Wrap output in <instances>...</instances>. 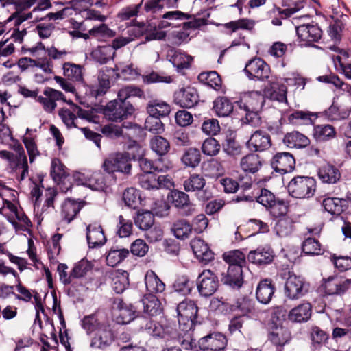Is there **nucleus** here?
I'll return each mask as SVG.
<instances>
[{
    "label": "nucleus",
    "instance_id": "f257e3e1",
    "mask_svg": "<svg viewBox=\"0 0 351 351\" xmlns=\"http://www.w3.org/2000/svg\"><path fill=\"white\" fill-rule=\"evenodd\" d=\"M132 159L135 160V156L129 152H117L104 160L102 168L108 174L117 172L128 178L132 175Z\"/></svg>",
    "mask_w": 351,
    "mask_h": 351
},
{
    "label": "nucleus",
    "instance_id": "f03ea898",
    "mask_svg": "<svg viewBox=\"0 0 351 351\" xmlns=\"http://www.w3.org/2000/svg\"><path fill=\"white\" fill-rule=\"evenodd\" d=\"M176 312L179 329L182 332L193 330L197 322L198 313V307L195 302L191 299L185 298L177 304Z\"/></svg>",
    "mask_w": 351,
    "mask_h": 351
},
{
    "label": "nucleus",
    "instance_id": "7ed1b4c3",
    "mask_svg": "<svg viewBox=\"0 0 351 351\" xmlns=\"http://www.w3.org/2000/svg\"><path fill=\"white\" fill-rule=\"evenodd\" d=\"M256 202L263 206L274 218L284 217L288 212L289 202L276 197L273 193L266 189H260Z\"/></svg>",
    "mask_w": 351,
    "mask_h": 351
},
{
    "label": "nucleus",
    "instance_id": "20e7f679",
    "mask_svg": "<svg viewBox=\"0 0 351 351\" xmlns=\"http://www.w3.org/2000/svg\"><path fill=\"white\" fill-rule=\"evenodd\" d=\"M104 117L112 122H121L131 117L135 112V108L129 101L118 97L107 103L101 108Z\"/></svg>",
    "mask_w": 351,
    "mask_h": 351
},
{
    "label": "nucleus",
    "instance_id": "39448f33",
    "mask_svg": "<svg viewBox=\"0 0 351 351\" xmlns=\"http://www.w3.org/2000/svg\"><path fill=\"white\" fill-rule=\"evenodd\" d=\"M289 195L298 199H309L315 195L317 189L315 179L310 176H297L287 186Z\"/></svg>",
    "mask_w": 351,
    "mask_h": 351
},
{
    "label": "nucleus",
    "instance_id": "423d86ee",
    "mask_svg": "<svg viewBox=\"0 0 351 351\" xmlns=\"http://www.w3.org/2000/svg\"><path fill=\"white\" fill-rule=\"evenodd\" d=\"M184 190L187 193H193L197 199L201 202H206L213 197V193L206 187V180L200 173H193L183 182Z\"/></svg>",
    "mask_w": 351,
    "mask_h": 351
},
{
    "label": "nucleus",
    "instance_id": "0eeeda50",
    "mask_svg": "<svg viewBox=\"0 0 351 351\" xmlns=\"http://www.w3.org/2000/svg\"><path fill=\"white\" fill-rule=\"evenodd\" d=\"M168 202L177 209L178 213L183 217H189L197 213V206L190 199L186 191L171 190L167 195Z\"/></svg>",
    "mask_w": 351,
    "mask_h": 351
},
{
    "label": "nucleus",
    "instance_id": "6e6552de",
    "mask_svg": "<svg viewBox=\"0 0 351 351\" xmlns=\"http://www.w3.org/2000/svg\"><path fill=\"white\" fill-rule=\"evenodd\" d=\"M118 79L117 69L104 66L98 73V84L89 86L90 95L98 98L104 95L110 89L111 84Z\"/></svg>",
    "mask_w": 351,
    "mask_h": 351
},
{
    "label": "nucleus",
    "instance_id": "1a4fd4ad",
    "mask_svg": "<svg viewBox=\"0 0 351 351\" xmlns=\"http://www.w3.org/2000/svg\"><path fill=\"white\" fill-rule=\"evenodd\" d=\"M265 102V92L252 90L245 93L236 103L238 107L246 113L256 112L261 109Z\"/></svg>",
    "mask_w": 351,
    "mask_h": 351
},
{
    "label": "nucleus",
    "instance_id": "9d476101",
    "mask_svg": "<svg viewBox=\"0 0 351 351\" xmlns=\"http://www.w3.org/2000/svg\"><path fill=\"white\" fill-rule=\"evenodd\" d=\"M219 285L218 277L210 270H204L197 279V287L201 296L208 298L213 295Z\"/></svg>",
    "mask_w": 351,
    "mask_h": 351
},
{
    "label": "nucleus",
    "instance_id": "9b49d317",
    "mask_svg": "<svg viewBox=\"0 0 351 351\" xmlns=\"http://www.w3.org/2000/svg\"><path fill=\"white\" fill-rule=\"evenodd\" d=\"M284 291L287 298L291 300H297L307 293L308 288L302 278L288 271V277L285 284Z\"/></svg>",
    "mask_w": 351,
    "mask_h": 351
},
{
    "label": "nucleus",
    "instance_id": "f8f14e48",
    "mask_svg": "<svg viewBox=\"0 0 351 351\" xmlns=\"http://www.w3.org/2000/svg\"><path fill=\"white\" fill-rule=\"evenodd\" d=\"M228 339L219 332H210L198 340L202 351H223L227 346Z\"/></svg>",
    "mask_w": 351,
    "mask_h": 351
},
{
    "label": "nucleus",
    "instance_id": "ddd939ff",
    "mask_svg": "<svg viewBox=\"0 0 351 351\" xmlns=\"http://www.w3.org/2000/svg\"><path fill=\"white\" fill-rule=\"evenodd\" d=\"M270 165L274 171L283 175L291 172L295 169V160L291 153L279 152L271 158Z\"/></svg>",
    "mask_w": 351,
    "mask_h": 351
},
{
    "label": "nucleus",
    "instance_id": "4468645a",
    "mask_svg": "<svg viewBox=\"0 0 351 351\" xmlns=\"http://www.w3.org/2000/svg\"><path fill=\"white\" fill-rule=\"evenodd\" d=\"M199 101L198 91L192 86L180 88L173 94V102L182 108H191Z\"/></svg>",
    "mask_w": 351,
    "mask_h": 351
},
{
    "label": "nucleus",
    "instance_id": "2eb2a0df",
    "mask_svg": "<svg viewBox=\"0 0 351 351\" xmlns=\"http://www.w3.org/2000/svg\"><path fill=\"white\" fill-rule=\"evenodd\" d=\"M139 184L141 188L146 190L169 189L173 186V182L167 176H158L152 172L141 175L139 178Z\"/></svg>",
    "mask_w": 351,
    "mask_h": 351
},
{
    "label": "nucleus",
    "instance_id": "dca6fc26",
    "mask_svg": "<svg viewBox=\"0 0 351 351\" xmlns=\"http://www.w3.org/2000/svg\"><path fill=\"white\" fill-rule=\"evenodd\" d=\"M244 72L250 80H264L269 76L270 67L263 59L255 58L246 64Z\"/></svg>",
    "mask_w": 351,
    "mask_h": 351
},
{
    "label": "nucleus",
    "instance_id": "f3484780",
    "mask_svg": "<svg viewBox=\"0 0 351 351\" xmlns=\"http://www.w3.org/2000/svg\"><path fill=\"white\" fill-rule=\"evenodd\" d=\"M270 135L265 131H254L246 142V147L251 152H262L269 149L271 146Z\"/></svg>",
    "mask_w": 351,
    "mask_h": 351
},
{
    "label": "nucleus",
    "instance_id": "a211bd4d",
    "mask_svg": "<svg viewBox=\"0 0 351 351\" xmlns=\"http://www.w3.org/2000/svg\"><path fill=\"white\" fill-rule=\"evenodd\" d=\"M322 281L320 288L328 295L343 294L351 284V279L342 280L337 276L323 278Z\"/></svg>",
    "mask_w": 351,
    "mask_h": 351
},
{
    "label": "nucleus",
    "instance_id": "6ab92c4d",
    "mask_svg": "<svg viewBox=\"0 0 351 351\" xmlns=\"http://www.w3.org/2000/svg\"><path fill=\"white\" fill-rule=\"evenodd\" d=\"M296 34L300 41L305 44H313L318 42L322 36V30L316 24H304L296 27Z\"/></svg>",
    "mask_w": 351,
    "mask_h": 351
},
{
    "label": "nucleus",
    "instance_id": "aec40b11",
    "mask_svg": "<svg viewBox=\"0 0 351 351\" xmlns=\"http://www.w3.org/2000/svg\"><path fill=\"white\" fill-rule=\"evenodd\" d=\"M45 97L39 96L37 101L42 104L45 111L51 113L56 108V101L62 100L66 101L64 94L51 87H46L43 90Z\"/></svg>",
    "mask_w": 351,
    "mask_h": 351
},
{
    "label": "nucleus",
    "instance_id": "412c9836",
    "mask_svg": "<svg viewBox=\"0 0 351 351\" xmlns=\"http://www.w3.org/2000/svg\"><path fill=\"white\" fill-rule=\"evenodd\" d=\"M45 97L39 96L37 101L42 104L45 111L51 113L56 108V101L62 100L66 101L64 94L51 87H46L43 90Z\"/></svg>",
    "mask_w": 351,
    "mask_h": 351
},
{
    "label": "nucleus",
    "instance_id": "4be33fe9",
    "mask_svg": "<svg viewBox=\"0 0 351 351\" xmlns=\"http://www.w3.org/2000/svg\"><path fill=\"white\" fill-rule=\"evenodd\" d=\"M45 97L39 96L37 101L42 104L45 111L51 113L56 108V101L62 100L66 101L64 94L51 87H46L43 90Z\"/></svg>",
    "mask_w": 351,
    "mask_h": 351
},
{
    "label": "nucleus",
    "instance_id": "5701e85b",
    "mask_svg": "<svg viewBox=\"0 0 351 351\" xmlns=\"http://www.w3.org/2000/svg\"><path fill=\"white\" fill-rule=\"evenodd\" d=\"M348 197L346 198H340L329 197L326 195L322 200V205L326 212L337 217L348 208Z\"/></svg>",
    "mask_w": 351,
    "mask_h": 351
},
{
    "label": "nucleus",
    "instance_id": "b1692460",
    "mask_svg": "<svg viewBox=\"0 0 351 351\" xmlns=\"http://www.w3.org/2000/svg\"><path fill=\"white\" fill-rule=\"evenodd\" d=\"M275 257L272 248L269 246L259 247L252 250L247 255V260L258 266H265L271 264Z\"/></svg>",
    "mask_w": 351,
    "mask_h": 351
},
{
    "label": "nucleus",
    "instance_id": "393cba45",
    "mask_svg": "<svg viewBox=\"0 0 351 351\" xmlns=\"http://www.w3.org/2000/svg\"><path fill=\"white\" fill-rule=\"evenodd\" d=\"M191 247L197 259L203 264H208L214 260V252L203 239L199 238L192 239Z\"/></svg>",
    "mask_w": 351,
    "mask_h": 351
},
{
    "label": "nucleus",
    "instance_id": "a878e982",
    "mask_svg": "<svg viewBox=\"0 0 351 351\" xmlns=\"http://www.w3.org/2000/svg\"><path fill=\"white\" fill-rule=\"evenodd\" d=\"M85 204L84 201L66 198L61 206V217L67 223L75 219Z\"/></svg>",
    "mask_w": 351,
    "mask_h": 351
},
{
    "label": "nucleus",
    "instance_id": "bb28decb",
    "mask_svg": "<svg viewBox=\"0 0 351 351\" xmlns=\"http://www.w3.org/2000/svg\"><path fill=\"white\" fill-rule=\"evenodd\" d=\"M276 291V286L271 278L261 280L256 289V298L263 304H268Z\"/></svg>",
    "mask_w": 351,
    "mask_h": 351
},
{
    "label": "nucleus",
    "instance_id": "cd10ccee",
    "mask_svg": "<svg viewBox=\"0 0 351 351\" xmlns=\"http://www.w3.org/2000/svg\"><path fill=\"white\" fill-rule=\"evenodd\" d=\"M86 239L90 248L100 247L107 241L101 226L97 223L89 224L86 227Z\"/></svg>",
    "mask_w": 351,
    "mask_h": 351
},
{
    "label": "nucleus",
    "instance_id": "c85d7f7f",
    "mask_svg": "<svg viewBox=\"0 0 351 351\" xmlns=\"http://www.w3.org/2000/svg\"><path fill=\"white\" fill-rule=\"evenodd\" d=\"M243 268V267H228L226 273L222 274L221 282L234 289H239L244 282Z\"/></svg>",
    "mask_w": 351,
    "mask_h": 351
},
{
    "label": "nucleus",
    "instance_id": "c756f323",
    "mask_svg": "<svg viewBox=\"0 0 351 351\" xmlns=\"http://www.w3.org/2000/svg\"><path fill=\"white\" fill-rule=\"evenodd\" d=\"M114 341V334L110 326L107 323L105 326L95 333L91 340L90 346L93 348L104 349Z\"/></svg>",
    "mask_w": 351,
    "mask_h": 351
},
{
    "label": "nucleus",
    "instance_id": "7c9ffc66",
    "mask_svg": "<svg viewBox=\"0 0 351 351\" xmlns=\"http://www.w3.org/2000/svg\"><path fill=\"white\" fill-rule=\"evenodd\" d=\"M312 306L309 302H303L293 308L288 313V321L291 323H303L310 319Z\"/></svg>",
    "mask_w": 351,
    "mask_h": 351
},
{
    "label": "nucleus",
    "instance_id": "2f4dec72",
    "mask_svg": "<svg viewBox=\"0 0 351 351\" xmlns=\"http://www.w3.org/2000/svg\"><path fill=\"white\" fill-rule=\"evenodd\" d=\"M317 176L323 183L329 184H336L341 178L339 169L330 163H326L319 167Z\"/></svg>",
    "mask_w": 351,
    "mask_h": 351
},
{
    "label": "nucleus",
    "instance_id": "473e14b6",
    "mask_svg": "<svg viewBox=\"0 0 351 351\" xmlns=\"http://www.w3.org/2000/svg\"><path fill=\"white\" fill-rule=\"evenodd\" d=\"M210 16V13H207L205 18H195L194 15H191L183 12L176 10L167 12L163 15L164 19H192V29H197L199 27L208 25L207 19Z\"/></svg>",
    "mask_w": 351,
    "mask_h": 351
},
{
    "label": "nucleus",
    "instance_id": "72a5a7b5",
    "mask_svg": "<svg viewBox=\"0 0 351 351\" xmlns=\"http://www.w3.org/2000/svg\"><path fill=\"white\" fill-rule=\"evenodd\" d=\"M337 136L335 128L330 124L313 125V137L317 143H326Z\"/></svg>",
    "mask_w": 351,
    "mask_h": 351
},
{
    "label": "nucleus",
    "instance_id": "f704fd0d",
    "mask_svg": "<svg viewBox=\"0 0 351 351\" xmlns=\"http://www.w3.org/2000/svg\"><path fill=\"white\" fill-rule=\"evenodd\" d=\"M212 110L219 117H228L233 112L234 104L229 97L219 96L213 101Z\"/></svg>",
    "mask_w": 351,
    "mask_h": 351
},
{
    "label": "nucleus",
    "instance_id": "c9c22d12",
    "mask_svg": "<svg viewBox=\"0 0 351 351\" xmlns=\"http://www.w3.org/2000/svg\"><path fill=\"white\" fill-rule=\"evenodd\" d=\"M139 302L143 304L144 312L149 316H156L162 312V304L154 294L144 295Z\"/></svg>",
    "mask_w": 351,
    "mask_h": 351
},
{
    "label": "nucleus",
    "instance_id": "e433bc0d",
    "mask_svg": "<svg viewBox=\"0 0 351 351\" xmlns=\"http://www.w3.org/2000/svg\"><path fill=\"white\" fill-rule=\"evenodd\" d=\"M268 339L277 348H281L290 341L291 334L286 328L276 326L269 333Z\"/></svg>",
    "mask_w": 351,
    "mask_h": 351
},
{
    "label": "nucleus",
    "instance_id": "4c0bfd02",
    "mask_svg": "<svg viewBox=\"0 0 351 351\" xmlns=\"http://www.w3.org/2000/svg\"><path fill=\"white\" fill-rule=\"evenodd\" d=\"M129 254L128 249L119 245H113L106 255V263L108 266L115 267L123 261Z\"/></svg>",
    "mask_w": 351,
    "mask_h": 351
},
{
    "label": "nucleus",
    "instance_id": "58836bf2",
    "mask_svg": "<svg viewBox=\"0 0 351 351\" xmlns=\"http://www.w3.org/2000/svg\"><path fill=\"white\" fill-rule=\"evenodd\" d=\"M221 147L223 151L230 156L240 155L243 149V147L237 140V134L234 132H230L226 134Z\"/></svg>",
    "mask_w": 351,
    "mask_h": 351
},
{
    "label": "nucleus",
    "instance_id": "ea45409f",
    "mask_svg": "<svg viewBox=\"0 0 351 351\" xmlns=\"http://www.w3.org/2000/svg\"><path fill=\"white\" fill-rule=\"evenodd\" d=\"M197 79L199 82L210 86L216 91L225 92L222 87L221 76L215 71L202 72L199 74Z\"/></svg>",
    "mask_w": 351,
    "mask_h": 351
},
{
    "label": "nucleus",
    "instance_id": "a19ab883",
    "mask_svg": "<svg viewBox=\"0 0 351 351\" xmlns=\"http://www.w3.org/2000/svg\"><path fill=\"white\" fill-rule=\"evenodd\" d=\"M319 117V113L308 111L294 110L288 115V121L294 125L312 124L314 125L315 119Z\"/></svg>",
    "mask_w": 351,
    "mask_h": 351
},
{
    "label": "nucleus",
    "instance_id": "79ce46f5",
    "mask_svg": "<svg viewBox=\"0 0 351 351\" xmlns=\"http://www.w3.org/2000/svg\"><path fill=\"white\" fill-rule=\"evenodd\" d=\"M262 165L261 157L254 152L247 154L241 158L240 162V166L243 171L253 174L259 171Z\"/></svg>",
    "mask_w": 351,
    "mask_h": 351
},
{
    "label": "nucleus",
    "instance_id": "37998d69",
    "mask_svg": "<svg viewBox=\"0 0 351 351\" xmlns=\"http://www.w3.org/2000/svg\"><path fill=\"white\" fill-rule=\"evenodd\" d=\"M109 302L112 310H118L123 311V314H128L129 316L128 321H133L137 315V306L132 304H126L120 297L110 298Z\"/></svg>",
    "mask_w": 351,
    "mask_h": 351
},
{
    "label": "nucleus",
    "instance_id": "c03bdc74",
    "mask_svg": "<svg viewBox=\"0 0 351 351\" xmlns=\"http://www.w3.org/2000/svg\"><path fill=\"white\" fill-rule=\"evenodd\" d=\"M146 110L148 114L158 117H166L170 112V106L166 102L158 99H154L149 101L147 105Z\"/></svg>",
    "mask_w": 351,
    "mask_h": 351
},
{
    "label": "nucleus",
    "instance_id": "a18cd8bd",
    "mask_svg": "<svg viewBox=\"0 0 351 351\" xmlns=\"http://www.w3.org/2000/svg\"><path fill=\"white\" fill-rule=\"evenodd\" d=\"M108 322L101 321L97 313L85 315L81 320V326L88 335L97 332Z\"/></svg>",
    "mask_w": 351,
    "mask_h": 351
},
{
    "label": "nucleus",
    "instance_id": "49530a36",
    "mask_svg": "<svg viewBox=\"0 0 351 351\" xmlns=\"http://www.w3.org/2000/svg\"><path fill=\"white\" fill-rule=\"evenodd\" d=\"M210 308L216 313L224 315L235 312L234 303H231L228 299L223 297L213 298L210 300Z\"/></svg>",
    "mask_w": 351,
    "mask_h": 351
},
{
    "label": "nucleus",
    "instance_id": "de8ad7c7",
    "mask_svg": "<svg viewBox=\"0 0 351 351\" xmlns=\"http://www.w3.org/2000/svg\"><path fill=\"white\" fill-rule=\"evenodd\" d=\"M96 38L99 42H107L108 39L116 36V32L110 29L105 23L94 26L88 30V37Z\"/></svg>",
    "mask_w": 351,
    "mask_h": 351
},
{
    "label": "nucleus",
    "instance_id": "09e8293b",
    "mask_svg": "<svg viewBox=\"0 0 351 351\" xmlns=\"http://www.w3.org/2000/svg\"><path fill=\"white\" fill-rule=\"evenodd\" d=\"M171 231L177 239L184 240L190 237L193 232V228L189 221L185 219H180L173 223Z\"/></svg>",
    "mask_w": 351,
    "mask_h": 351
},
{
    "label": "nucleus",
    "instance_id": "8fccbe9b",
    "mask_svg": "<svg viewBox=\"0 0 351 351\" xmlns=\"http://www.w3.org/2000/svg\"><path fill=\"white\" fill-rule=\"evenodd\" d=\"M283 143L289 147H305L308 145L310 140L298 131L287 133L283 138Z\"/></svg>",
    "mask_w": 351,
    "mask_h": 351
},
{
    "label": "nucleus",
    "instance_id": "3c124183",
    "mask_svg": "<svg viewBox=\"0 0 351 351\" xmlns=\"http://www.w3.org/2000/svg\"><path fill=\"white\" fill-rule=\"evenodd\" d=\"M145 283L149 293H162L165 289V284L152 271L145 275Z\"/></svg>",
    "mask_w": 351,
    "mask_h": 351
},
{
    "label": "nucleus",
    "instance_id": "603ef678",
    "mask_svg": "<svg viewBox=\"0 0 351 351\" xmlns=\"http://www.w3.org/2000/svg\"><path fill=\"white\" fill-rule=\"evenodd\" d=\"M222 258L228 265V267H245L246 266L247 262L245 255L239 250H234L224 252L222 255Z\"/></svg>",
    "mask_w": 351,
    "mask_h": 351
},
{
    "label": "nucleus",
    "instance_id": "864d4df0",
    "mask_svg": "<svg viewBox=\"0 0 351 351\" xmlns=\"http://www.w3.org/2000/svg\"><path fill=\"white\" fill-rule=\"evenodd\" d=\"M202 156L200 151L197 148L189 147L184 150L182 157V163L187 167L193 169L199 166L201 162Z\"/></svg>",
    "mask_w": 351,
    "mask_h": 351
},
{
    "label": "nucleus",
    "instance_id": "5fc2aeb1",
    "mask_svg": "<svg viewBox=\"0 0 351 351\" xmlns=\"http://www.w3.org/2000/svg\"><path fill=\"white\" fill-rule=\"evenodd\" d=\"M194 287V282L191 280L187 276H178L173 284V289L175 293L183 296L191 294Z\"/></svg>",
    "mask_w": 351,
    "mask_h": 351
},
{
    "label": "nucleus",
    "instance_id": "6e6d98bb",
    "mask_svg": "<svg viewBox=\"0 0 351 351\" xmlns=\"http://www.w3.org/2000/svg\"><path fill=\"white\" fill-rule=\"evenodd\" d=\"M50 175L56 182H61L69 176L66 167L59 158L52 160Z\"/></svg>",
    "mask_w": 351,
    "mask_h": 351
},
{
    "label": "nucleus",
    "instance_id": "4d7b16f0",
    "mask_svg": "<svg viewBox=\"0 0 351 351\" xmlns=\"http://www.w3.org/2000/svg\"><path fill=\"white\" fill-rule=\"evenodd\" d=\"M274 229L279 237H287L294 230V221L291 217L284 216L276 221Z\"/></svg>",
    "mask_w": 351,
    "mask_h": 351
},
{
    "label": "nucleus",
    "instance_id": "13d9d810",
    "mask_svg": "<svg viewBox=\"0 0 351 351\" xmlns=\"http://www.w3.org/2000/svg\"><path fill=\"white\" fill-rule=\"evenodd\" d=\"M134 223L140 229L147 230L154 225V213L149 210L138 211L134 217Z\"/></svg>",
    "mask_w": 351,
    "mask_h": 351
},
{
    "label": "nucleus",
    "instance_id": "bf43d9fd",
    "mask_svg": "<svg viewBox=\"0 0 351 351\" xmlns=\"http://www.w3.org/2000/svg\"><path fill=\"white\" fill-rule=\"evenodd\" d=\"M235 312L239 311L241 313L239 316L245 317L249 314L252 313L254 310V302L252 299L247 296L238 298L234 302Z\"/></svg>",
    "mask_w": 351,
    "mask_h": 351
},
{
    "label": "nucleus",
    "instance_id": "052dcab7",
    "mask_svg": "<svg viewBox=\"0 0 351 351\" xmlns=\"http://www.w3.org/2000/svg\"><path fill=\"white\" fill-rule=\"evenodd\" d=\"M151 149L159 156L166 155L170 150V143L162 136H155L150 140Z\"/></svg>",
    "mask_w": 351,
    "mask_h": 351
},
{
    "label": "nucleus",
    "instance_id": "680f3d73",
    "mask_svg": "<svg viewBox=\"0 0 351 351\" xmlns=\"http://www.w3.org/2000/svg\"><path fill=\"white\" fill-rule=\"evenodd\" d=\"M123 199L125 206L132 208H136L141 203L140 192L136 188H128L123 193Z\"/></svg>",
    "mask_w": 351,
    "mask_h": 351
},
{
    "label": "nucleus",
    "instance_id": "e2e57ef3",
    "mask_svg": "<svg viewBox=\"0 0 351 351\" xmlns=\"http://www.w3.org/2000/svg\"><path fill=\"white\" fill-rule=\"evenodd\" d=\"M302 250L305 254L311 256L319 255L323 252L319 241L311 237H308L303 241Z\"/></svg>",
    "mask_w": 351,
    "mask_h": 351
},
{
    "label": "nucleus",
    "instance_id": "0e129e2a",
    "mask_svg": "<svg viewBox=\"0 0 351 351\" xmlns=\"http://www.w3.org/2000/svg\"><path fill=\"white\" fill-rule=\"evenodd\" d=\"M310 337L314 347H319L327 343L329 335L319 327L313 326L311 328Z\"/></svg>",
    "mask_w": 351,
    "mask_h": 351
},
{
    "label": "nucleus",
    "instance_id": "69168bd1",
    "mask_svg": "<svg viewBox=\"0 0 351 351\" xmlns=\"http://www.w3.org/2000/svg\"><path fill=\"white\" fill-rule=\"evenodd\" d=\"M93 269V264L86 259H82L74 265L71 269V277L78 279L84 277Z\"/></svg>",
    "mask_w": 351,
    "mask_h": 351
},
{
    "label": "nucleus",
    "instance_id": "338daca9",
    "mask_svg": "<svg viewBox=\"0 0 351 351\" xmlns=\"http://www.w3.org/2000/svg\"><path fill=\"white\" fill-rule=\"evenodd\" d=\"M117 97L121 98V99L124 101H128V99L132 97H137L143 99L145 98L143 90L133 85L125 86L121 88L118 91Z\"/></svg>",
    "mask_w": 351,
    "mask_h": 351
},
{
    "label": "nucleus",
    "instance_id": "774afa93",
    "mask_svg": "<svg viewBox=\"0 0 351 351\" xmlns=\"http://www.w3.org/2000/svg\"><path fill=\"white\" fill-rule=\"evenodd\" d=\"M287 87L284 84L274 82L271 84L270 97L279 102H287Z\"/></svg>",
    "mask_w": 351,
    "mask_h": 351
}]
</instances>
